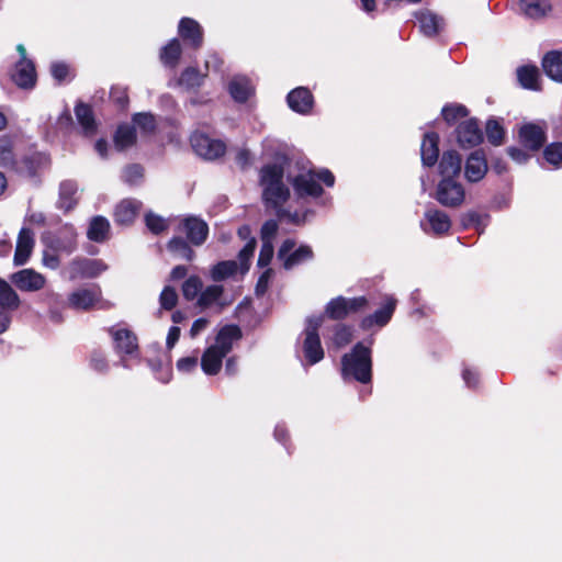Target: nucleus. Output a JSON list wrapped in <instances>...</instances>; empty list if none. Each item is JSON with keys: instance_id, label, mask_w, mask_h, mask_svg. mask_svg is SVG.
Masks as SVG:
<instances>
[{"instance_id": "46", "label": "nucleus", "mask_w": 562, "mask_h": 562, "mask_svg": "<svg viewBox=\"0 0 562 562\" xmlns=\"http://www.w3.org/2000/svg\"><path fill=\"white\" fill-rule=\"evenodd\" d=\"M352 328L351 326L338 322L333 327V344L336 348H342L349 345L352 341Z\"/></svg>"}, {"instance_id": "62", "label": "nucleus", "mask_w": 562, "mask_h": 562, "mask_svg": "<svg viewBox=\"0 0 562 562\" xmlns=\"http://www.w3.org/2000/svg\"><path fill=\"white\" fill-rule=\"evenodd\" d=\"M272 273H273L272 269L271 268H267L260 274V277L258 278V281L256 283V288H255V291H256L257 295H261V294L266 293V291L268 290L269 280L272 277Z\"/></svg>"}, {"instance_id": "28", "label": "nucleus", "mask_w": 562, "mask_h": 562, "mask_svg": "<svg viewBox=\"0 0 562 562\" xmlns=\"http://www.w3.org/2000/svg\"><path fill=\"white\" fill-rule=\"evenodd\" d=\"M223 294V285H207L205 289H202V292L196 300V306L200 307L201 310H206L213 305H216L220 307V311H222L227 305V303L222 301Z\"/></svg>"}, {"instance_id": "5", "label": "nucleus", "mask_w": 562, "mask_h": 562, "mask_svg": "<svg viewBox=\"0 0 562 562\" xmlns=\"http://www.w3.org/2000/svg\"><path fill=\"white\" fill-rule=\"evenodd\" d=\"M323 321V316H312L306 319V326L303 331L304 339L302 350L304 358L310 366L318 363L325 357V351L318 334Z\"/></svg>"}, {"instance_id": "3", "label": "nucleus", "mask_w": 562, "mask_h": 562, "mask_svg": "<svg viewBox=\"0 0 562 562\" xmlns=\"http://www.w3.org/2000/svg\"><path fill=\"white\" fill-rule=\"evenodd\" d=\"M293 190L297 198H319L324 193V189L319 181L326 187L331 188L335 184V176L329 169L308 170L306 173H299L293 178H289Z\"/></svg>"}, {"instance_id": "1", "label": "nucleus", "mask_w": 562, "mask_h": 562, "mask_svg": "<svg viewBox=\"0 0 562 562\" xmlns=\"http://www.w3.org/2000/svg\"><path fill=\"white\" fill-rule=\"evenodd\" d=\"M283 164H267L260 168L259 184L262 187V202L267 209L276 211L278 218L289 216L283 204L290 199V189L283 182Z\"/></svg>"}, {"instance_id": "42", "label": "nucleus", "mask_w": 562, "mask_h": 562, "mask_svg": "<svg viewBox=\"0 0 562 562\" xmlns=\"http://www.w3.org/2000/svg\"><path fill=\"white\" fill-rule=\"evenodd\" d=\"M487 142L493 146H501L505 142L506 131L496 119H490L485 125Z\"/></svg>"}, {"instance_id": "20", "label": "nucleus", "mask_w": 562, "mask_h": 562, "mask_svg": "<svg viewBox=\"0 0 562 562\" xmlns=\"http://www.w3.org/2000/svg\"><path fill=\"white\" fill-rule=\"evenodd\" d=\"M34 233L29 227H22L18 235L13 262L15 266H23L27 262L34 248Z\"/></svg>"}, {"instance_id": "41", "label": "nucleus", "mask_w": 562, "mask_h": 562, "mask_svg": "<svg viewBox=\"0 0 562 562\" xmlns=\"http://www.w3.org/2000/svg\"><path fill=\"white\" fill-rule=\"evenodd\" d=\"M206 75H202L196 67H187L182 70L179 77V85L186 87L188 90L200 88Z\"/></svg>"}, {"instance_id": "25", "label": "nucleus", "mask_w": 562, "mask_h": 562, "mask_svg": "<svg viewBox=\"0 0 562 562\" xmlns=\"http://www.w3.org/2000/svg\"><path fill=\"white\" fill-rule=\"evenodd\" d=\"M243 337L241 329L236 324L224 325L215 337V344L213 347H217L220 351L227 355L233 348V342L239 340Z\"/></svg>"}, {"instance_id": "33", "label": "nucleus", "mask_w": 562, "mask_h": 562, "mask_svg": "<svg viewBox=\"0 0 562 562\" xmlns=\"http://www.w3.org/2000/svg\"><path fill=\"white\" fill-rule=\"evenodd\" d=\"M546 75L557 82H562V52H548L542 58Z\"/></svg>"}, {"instance_id": "45", "label": "nucleus", "mask_w": 562, "mask_h": 562, "mask_svg": "<svg viewBox=\"0 0 562 562\" xmlns=\"http://www.w3.org/2000/svg\"><path fill=\"white\" fill-rule=\"evenodd\" d=\"M238 266L234 260L220 261L211 269V277L214 281H223L237 272Z\"/></svg>"}, {"instance_id": "39", "label": "nucleus", "mask_w": 562, "mask_h": 562, "mask_svg": "<svg viewBox=\"0 0 562 562\" xmlns=\"http://www.w3.org/2000/svg\"><path fill=\"white\" fill-rule=\"evenodd\" d=\"M97 301L98 297L95 293L89 289L77 290L68 297V302L71 307L83 311L90 310Z\"/></svg>"}, {"instance_id": "24", "label": "nucleus", "mask_w": 562, "mask_h": 562, "mask_svg": "<svg viewBox=\"0 0 562 562\" xmlns=\"http://www.w3.org/2000/svg\"><path fill=\"white\" fill-rule=\"evenodd\" d=\"M415 18L420 32L427 37H435L443 26V19L427 9L417 11Z\"/></svg>"}, {"instance_id": "10", "label": "nucleus", "mask_w": 562, "mask_h": 562, "mask_svg": "<svg viewBox=\"0 0 562 562\" xmlns=\"http://www.w3.org/2000/svg\"><path fill=\"white\" fill-rule=\"evenodd\" d=\"M106 268V265L101 259L76 257L69 262L67 270L70 280H78L97 278Z\"/></svg>"}, {"instance_id": "32", "label": "nucleus", "mask_w": 562, "mask_h": 562, "mask_svg": "<svg viewBox=\"0 0 562 562\" xmlns=\"http://www.w3.org/2000/svg\"><path fill=\"white\" fill-rule=\"evenodd\" d=\"M77 192L78 184L75 180L61 181L59 184L58 207L65 212L74 210L78 204Z\"/></svg>"}, {"instance_id": "16", "label": "nucleus", "mask_w": 562, "mask_h": 562, "mask_svg": "<svg viewBox=\"0 0 562 562\" xmlns=\"http://www.w3.org/2000/svg\"><path fill=\"white\" fill-rule=\"evenodd\" d=\"M109 334L113 338L114 350L121 356H134L138 353L137 336L128 328L115 329L109 328Z\"/></svg>"}, {"instance_id": "29", "label": "nucleus", "mask_w": 562, "mask_h": 562, "mask_svg": "<svg viewBox=\"0 0 562 562\" xmlns=\"http://www.w3.org/2000/svg\"><path fill=\"white\" fill-rule=\"evenodd\" d=\"M136 142L137 133L135 125L128 123H121L117 125L113 135V143L116 150H125L134 146Z\"/></svg>"}, {"instance_id": "59", "label": "nucleus", "mask_w": 562, "mask_h": 562, "mask_svg": "<svg viewBox=\"0 0 562 562\" xmlns=\"http://www.w3.org/2000/svg\"><path fill=\"white\" fill-rule=\"evenodd\" d=\"M508 156L517 164H526L530 160L531 155L524 147L509 146L506 149Z\"/></svg>"}, {"instance_id": "38", "label": "nucleus", "mask_w": 562, "mask_h": 562, "mask_svg": "<svg viewBox=\"0 0 562 562\" xmlns=\"http://www.w3.org/2000/svg\"><path fill=\"white\" fill-rule=\"evenodd\" d=\"M21 304L20 297L14 289L0 278V308L1 311H15Z\"/></svg>"}, {"instance_id": "56", "label": "nucleus", "mask_w": 562, "mask_h": 562, "mask_svg": "<svg viewBox=\"0 0 562 562\" xmlns=\"http://www.w3.org/2000/svg\"><path fill=\"white\" fill-rule=\"evenodd\" d=\"M279 231V224L276 220H267L260 229V237L262 243L270 241L276 237Z\"/></svg>"}, {"instance_id": "64", "label": "nucleus", "mask_w": 562, "mask_h": 562, "mask_svg": "<svg viewBox=\"0 0 562 562\" xmlns=\"http://www.w3.org/2000/svg\"><path fill=\"white\" fill-rule=\"evenodd\" d=\"M43 263L45 267L55 270L60 266L59 256L55 251H44Z\"/></svg>"}, {"instance_id": "44", "label": "nucleus", "mask_w": 562, "mask_h": 562, "mask_svg": "<svg viewBox=\"0 0 562 562\" xmlns=\"http://www.w3.org/2000/svg\"><path fill=\"white\" fill-rule=\"evenodd\" d=\"M203 289V282L201 278L196 274L190 276L184 280L181 286V292L183 297L191 302L193 300H198Z\"/></svg>"}, {"instance_id": "37", "label": "nucleus", "mask_w": 562, "mask_h": 562, "mask_svg": "<svg viewBox=\"0 0 562 562\" xmlns=\"http://www.w3.org/2000/svg\"><path fill=\"white\" fill-rule=\"evenodd\" d=\"M228 92L237 103H246L252 94V88L246 78H234L228 83Z\"/></svg>"}, {"instance_id": "13", "label": "nucleus", "mask_w": 562, "mask_h": 562, "mask_svg": "<svg viewBox=\"0 0 562 562\" xmlns=\"http://www.w3.org/2000/svg\"><path fill=\"white\" fill-rule=\"evenodd\" d=\"M457 142L462 148H473L483 142V132L475 117L461 122L456 128Z\"/></svg>"}, {"instance_id": "43", "label": "nucleus", "mask_w": 562, "mask_h": 562, "mask_svg": "<svg viewBox=\"0 0 562 562\" xmlns=\"http://www.w3.org/2000/svg\"><path fill=\"white\" fill-rule=\"evenodd\" d=\"M469 113L468 108L460 103L446 104L441 110L442 119L449 126L454 125L458 120L467 117Z\"/></svg>"}, {"instance_id": "27", "label": "nucleus", "mask_w": 562, "mask_h": 562, "mask_svg": "<svg viewBox=\"0 0 562 562\" xmlns=\"http://www.w3.org/2000/svg\"><path fill=\"white\" fill-rule=\"evenodd\" d=\"M140 204L132 199L122 200L114 210V222L121 226H130L136 220Z\"/></svg>"}, {"instance_id": "54", "label": "nucleus", "mask_w": 562, "mask_h": 562, "mask_svg": "<svg viewBox=\"0 0 562 562\" xmlns=\"http://www.w3.org/2000/svg\"><path fill=\"white\" fill-rule=\"evenodd\" d=\"M110 99L121 110L126 109L130 103L127 89L123 87H112L110 90Z\"/></svg>"}, {"instance_id": "53", "label": "nucleus", "mask_w": 562, "mask_h": 562, "mask_svg": "<svg viewBox=\"0 0 562 562\" xmlns=\"http://www.w3.org/2000/svg\"><path fill=\"white\" fill-rule=\"evenodd\" d=\"M256 246H257L256 238L251 237L246 243V245L239 250L238 259L240 261V266H241L243 269H245V270L249 269V262H250V259L254 256Z\"/></svg>"}, {"instance_id": "23", "label": "nucleus", "mask_w": 562, "mask_h": 562, "mask_svg": "<svg viewBox=\"0 0 562 562\" xmlns=\"http://www.w3.org/2000/svg\"><path fill=\"white\" fill-rule=\"evenodd\" d=\"M439 134L436 132H427L423 136L420 144V159L425 167H434L439 159Z\"/></svg>"}, {"instance_id": "58", "label": "nucleus", "mask_w": 562, "mask_h": 562, "mask_svg": "<svg viewBox=\"0 0 562 562\" xmlns=\"http://www.w3.org/2000/svg\"><path fill=\"white\" fill-rule=\"evenodd\" d=\"M77 248L76 235H71L69 238H57L54 240V250L66 254H71Z\"/></svg>"}, {"instance_id": "48", "label": "nucleus", "mask_w": 562, "mask_h": 562, "mask_svg": "<svg viewBox=\"0 0 562 562\" xmlns=\"http://www.w3.org/2000/svg\"><path fill=\"white\" fill-rule=\"evenodd\" d=\"M543 159L554 168L562 166V142H553L543 147Z\"/></svg>"}, {"instance_id": "31", "label": "nucleus", "mask_w": 562, "mask_h": 562, "mask_svg": "<svg viewBox=\"0 0 562 562\" xmlns=\"http://www.w3.org/2000/svg\"><path fill=\"white\" fill-rule=\"evenodd\" d=\"M227 355L223 353L217 347H207L201 358V368L207 375H216L223 366V359Z\"/></svg>"}, {"instance_id": "22", "label": "nucleus", "mask_w": 562, "mask_h": 562, "mask_svg": "<svg viewBox=\"0 0 562 562\" xmlns=\"http://www.w3.org/2000/svg\"><path fill=\"white\" fill-rule=\"evenodd\" d=\"M461 170V155L454 149L443 151L438 164V171L441 179H458L460 177Z\"/></svg>"}, {"instance_id": "6", "label": "nucleus", "mask_w": 562, "mask_h": 562, "mask_svg": "<svg viewBox=\"0 0 562 562\" xmlns=\"http://www.w3.org/2000/svg\"><path fill=\"white\" fill-rule=\"evenodd\" d=\"M296 241L293 238H286L280 245L277 257L282 262L284 270L290 271L304 262L314 259L313 248L307 244L300 245L296 249Z\"/></svg>"}, {"instance_id": "57", "label": "nucleus", "mask_w": 562, "mask_h": 562, "mask_svg": "<svg viewBox=\"0 0 562 562\" xmlns=\"http://www.w3.org/2000/svg\"><path fill=\"white\" fill-rule=\"evenodd\" d=\"M144 177V168L138 164L128 165L124 170V180L130 184L137 183Z\"/></svg>"}, {"instance_id": "60", "label": "nucleus", "mask_w": 562, "mask_h": 562, "mask_svg": "<svg viewBox=\"0 0 562 562\" xmlns=\"http://www.w3.org/2000/svg\"><path fill=\"white\" fill-rule=\"evenodd\" d=\"M50 74L54 79L61 82L69 75V66L63 61L53 63L50 66Z\"/></svg>"}, {"instance_id": "49", "label": "nucleus", "mask_w": 562, "mask_h": 562, "mask_svg": "<svg viewBox=\"0 0 562 562\" xmlns=\"http://www.w3.org/2000/svg\"><path fill=\"white\" fill-rule=\"evenodd\" d=\"M178 293L175 288L166 285L159 295L160 307L165 311H172L178 304Z\"/></svg>"}, {"instance_id": "7", "label": "nucleus", "mask_w": 562, "mask_h": 562, "mask_svg": "<svg viewBox=\"0 0 562 562\" xmlns=\"http://www.w3.org/2000/svg\"><path fill=\"white\" fill-rule=\"evenodd\" d=\"M190 145L198 156L210 161L223 157L227 149L223 140L211 138L207 134L200 131L191 134Z\"/></svg>"}, {"instance_id": "14", "label": "nucleus", "mask_w": 562, "mask_h": 562, "mask_svg": "<svg viewBox=\"0 0 562 562\" xmlns=\"http://www.w3.org/2000/svg\"><path fill=\"white\" fill-rule=\"evenodd\" d=\"M397 300L393 296H386L383 305L378 308L374 313L364 316L360 322V328L363 330H369L373 326L384 327L391 321L395 308H396Z\"/></svg>"}, {"instance_id": "26", "label": "nucleus", "mask_w": 562, "mask_h": 562, "mask_svg": "<svg viewBox=\"0 0 562 562\" xmlns=\"http://www.w3.org/2000/svg\"><path fill=\"white\" fill-rule=\"evenodd\" d=\"M75 114L86 136H92L97 133L98 124L90 104L82 101L77 102L75 105Z\"/></svg>"}, {"instance_id": "35", "label": "nucleus", "mask_w": 562, "mask_h": 562, "mask_svg": "<svg viewBox=\"0 0 562 562\" xmlns=\"http://www.w3.org/2000/svg\"><path fill=\"white\" fill-rule=\"evenodd\" d=\"M109 221L101 215L92 217L87 232L88 239L94 243H103L109 238Z\"/></svg>"}, {"instance_id": "18", "label": "nucleus", "mask_w": 562, "mask_h": 562, "mask_svg": "<svg viewBox=\"0 0 562 562\" xmlns=\"http://www.w3.org/2000/svg\"><path fill=\"white\" fill-rule=\"evenodd\" d=\"M488 170V164L483 149L472 151L467 158L464 176L469 182L481 181Z\"/></svg>"}, {"instance_id": "50", "label": "nucleus", "mask_w": 562, "mask_h": 562, "mask_svg": "<svg viewBox=\"0 0 562 562\" xmlns=\"http://www.w3.org/2000/svg\"><path fill=\"white\" fill-rule=\"evenodd\" d=\"M132 120L134 125L138 126L145 133H154L156 130V120L151 113H135Z\"/></svg>"}, {"instance_id": "47", "label": "nucleus", "mask_w": 562, "mask_h": 562, "mask_svg": "<svg viewBox=\"0 0 562 562\" xmlns=\"http://www.w3.org/2000/svg\"><path fill=\"white\" fill-rule=\"evenodd\" d=\"M520 8L527 16L536 19L543 16L550 7L543 0H520Z\"/></svg>"}, {"instance_id": "12", "label": "nucleus", "mask_w": 562, "mask_h": 562, "mask_svg": "<svg viewBox=\"0 0 562 562\" xmlns=\"http://www.w3.org/2000/svg\"><path fill=\"white\" fill-rule=\"evenodd\" d=\"M179 228L184 232L190 244L196 247L203 245L209 237L207 223L194 215H189L181 220Z\"/></svg>"}, {"instance_id": "30", "label": "nucleus", "mask_w": 562, "mask_h": 562, "mask_svg": "<svg viewBox=\"0 0 562 562\" xmlns=\"http://www.w3.org/2000/svg\"><path fill=\"white\" fill-rule=\"evenodd\" d=\"M425 218L428 222L431 233L437 236L447 234L451 228L449 215L438 209H428L425 212Z\"/></svg>"}, {"instance_id": "61", "label": "nucleus", "mask_w": 562, "mask_h": 562, "mask_svg": "<svg viewBox=\"0 0 562 562\" xmlns=\"http://www.w3.org/2000/svg\"><path fill=\"white\" fill-rule=\"evenodd\" d=\"M481 214L476 211H468L461 215V225L463 228L477 227L481 225Z\"/></svg>"}, {"instance_id": "11", "label": "nucleus", "mask_w": 562, "mask_h": 562, "mask_svg": "<svg viewBox=\"0 0 562 562\" xmlns=\"http://www.w3.org/2000/svg\"><path fill=\"white\" fill-rule=\"evenodd\" d=\"M179 40L191 50H199L204 43V30L193 18L183 16L178 23Z\"/></svg>"}, {"instance_id": "15", "label": "nucleus", "mask_w": 562, "mask_h": 562, "mask_svg": "<svg viewBox=\"0 0 562 562\" xmlns=\"http://www.w3.org/2000/svg\"><path fill=\"white\" fill-rule=\"evenodd\" d=\"M10 281L23 292H35L44 288L45 277L34 269H22L10 276Z\"/></svg>"}, {"instance_id": "19", "label": "nucleus", "mask_w": 562, "mask_h": 562, "mask_svg": "<svg viewBox=\"0 0 562 562\" xmlns=\"http://www.w3.org/2000/svg\"><path fill=\"white\" fill-rule=\"evenodd\" d=\"M289 108L302 115L310 114L314 106V97L308 88L297 87L286 95Z\"/></svg>"}, {"instance_id": "63", "label": "nucleus", "mask_w": 562, "mask_h": 562, "mask_svg": "<svg viewBox=\"0 0 562 562\" xmlns=\"http://www.w3.org/2000/svg\"><path fill=\"white\" fill-rule=\"evenodd\" d=\"M198 366V359L195 357H183L177 361V368L182 372H190Z\"/></svg>"}, {"instance_id": "9", "label": "nucleus", "mask_w": 562, "mask_h": 562, "mask_svg": "<svg viewBox=\"0 0 562 562\" xmlns=\"http://www.w3.org/2000/svg\"><path fill=\"white\" fill-rule=\"evenodd\" d=\"M517 139L526 150L530 153L539 151L547 142L546 123L543 125L533 122L521 124L518 128Z\"/></svg>"}, {"instance_id": "52", "label": "nucleus", "mask_w": 562, "mask_h": 562, "mask_svg": "<svg viewBox=\"0 0 562 562\" xmlns=\"http://www.w3.org/2000/svg\"><path fill=\"white\" fill-rule=\"evenodd\" d=\"M146 227L155 235H159L168 228L166 221L155 213L148 212L145 215Z\"/></svg>"}, {"instance_id": "17", "label": "nucleus", "mask_w": 562, "mask_h": 562, "mask_svg": "<svg viewBox=\"0 0 562 562\" xmlns=\"http://www.w3.org/2000/svg\"><path fill=\"white\" fill-rule=\"evenodd\" d=\"M2 159L4 161L7 159H10V164L4 162V165L9 166L14 172H16L20 176L34 178L37 175L40 160L36 157V155H25L20 159H14L11 150H3Z\"/></svg>"}, {"instance_id": "55", "label": "nucleus", "mask_w": 562, "mask_h": 562, "mask_svg": "<svg viewBox=\"0 0 562 562\" xmlns=\"http://www.w3.org/2000/svg\"><path fill=\"white\" fill-rule=\"evenodd\" d=\"M273 254H274V248H273L272 243H270V241L262 243L260 251H259L258 260H257V266L259 268L268 267L273 258Z\"/></svg>"}, {"instance_id": "21", "label": "nucleus", "mask_w": 562, "mask_h": 562, "mask_svg": "<svg viewBox=\"0 0 562 562\" xmlns=\"http://www.w3.org/2000/svg\"><path fill=\"white\" fill-rule=\"evenodd\" d=\"M12 80L22 89H32L36 83L34 63L26 57H22L15 65V72L12 75Z\"/></svg>"}, {"instance_id": "34", "label": "nucleus", "mask_w": 562, "mask_h": 562, "mask_svg": "<svg viewBox=\"0 0 562 562\" xmlns=\"http://www.w3.org/2000/svg\"><path fill=\"white\" fill-rule=\"evenodd\" d=\"M182 55V45L178 37L171 38L159 53L160 61L169 68H175L180 61Z\"/></svg>"}, {"instance_id": "4", "label": "nucleus", "mask_w": 562, "mask_h": 562, "mask_svg": "<svg viewBox=\"0 0 562 562\" xmlns=\"http://www.w3.org/2000/svg\"><path fill=\"white\" fill-rule=\"evenodd\" d=\"M369 305L367 296L346 297L338 295L327 302L324 316L328 319L342 322L351 315L363 312Z\"/></svg>"}, {"instance_id": "36", "label": "nucleus", "mask_w": 562, "mask_h": 562, "mask_svg": "<svg viewBox=\"0 0 562 562\" xmlns=\"http://www.w3.org/2000/svg\"><path fill=\"white\" fill-rule=\"evenodd\" d=\"M539 69L533 65H524L517 69L520 86L528 90H540Z\"/></svg>"}, {"instance_id": "40", "label": "nucleus", "mask_w": 562, "mask_h": 562, "mask_svg": "<svg viewBox=\"0 0 562 562\" xmlns=\"http://www.w3.org/2000/svg\"><path fill=\"white\" fill-rule=\"evenodd\" d=\"M167 249L175 256L189 262L195 258V252L190 246V241L181 236H173L167 244Z\"/></svg>"}, {"instance_id": "51", "label": "nucleus", "mask_w": 562, "mask_h": 562, "mask_svg": "<svg viewBox=\"0 0 562 562\" xmlns=\"http://www.w3.org/2000/svg\"><path fill=\"white\" fill-rule=\"evenodd\" d=\"M90 368L99 373H105L109 370V362L105 353L101 349H93L89 359Z\"/></svg>"}, {"instance_id": "8", "label": "nucleus", "mask_w": 562, "mask_h": 562, "mask_svg": "<svg viewBox=\"0 0 562 562\" xmlns=\"http://www.w3.org/2000/svg\"><path fill=\"white\" fill-rule=\"evenodd\" d=\"M435 199L446 207H459L465 199V190L458 179H440L437 187Z\"/></svg>"}, {"instance_id": "2", "label": "nucleus", "mask_w": 562, "mask_h": 562, "mask_svg": "<svg viewBox=\"0 0 562 562\" xmlns=\"http://www.w3.org/2000/svg\"><path fill=\"white\" fill-rule=\"evenodd\" d=\"M374 338L368 339V345L358 341L351 350L341 357V375L344 380H355L361 384L371 383L373 378L372 345Z\"/></svg>"}]
</instances>
